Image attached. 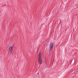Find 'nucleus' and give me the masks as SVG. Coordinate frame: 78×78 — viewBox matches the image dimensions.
I'll return each instance as SVG.
<instances>
[{
  "instance_id": "nucleus-1",
  "label": "nucleus",
  "mask_w": 78,
  "mask_h": 78,
  "mask_svg": "<svg viewBox=\"0 0 78 78\" xmlns=\"http://www.w3.org/2000/svg\"><path fill=\"white\" fill-rule=\"evenodd\" d=\"M10 45V47L9 48V56L11 55V54L12 52V50L13 49V48L12 46H13V44H11Z\"/></svg>"
},
{
  "instance_id": "nucleus-2",
  "label": "nucleus",
  "mask_w": 78,
  "mask_h": 78,
  "mask_svg": "<svg viewBox=\"0 0 78 78\" xmlns=\"http://www.w3.org/2000/svg\"><path fill=\"white\" fill-rule=\"evenodd\" d=\"M54 46V45H53V43H51L49 45L50 51H51L52 50H53V48Z\"/></svg>"
},
{
  "instance_id": "nucleus-3",
  "label": "nucleus",
  "mask_w": 78,
  "mask_h": 78,
  "mask_svg": "<svg viewBox=\"0 0 78 78\" xmlns=\"http://www.w3.org/2000/svg\"><path fill=\"white\" fill-rule=\"evenodd\" d=\"M38 61L40 64H42V58H39Z\"/></svg>"
},
{
  "instance_id": "nucleus-4",
  "label": "nucleus",
  "mask_w": 78,
  "mask_h": 78,
  "mask_svg": "<svg viewBox=\"0 0 78 78\" xmlns=\"http://www.w3.org/2000/svg\"><path fill=\"white\" fill-rule=\"evenodd\" d=\"M39 58H41V55L40 53H39Z\"/></svg>"
},
{
  "instance_id": "nucleus-5",
  "label": "nucleus",
  "mask_w": 78,
  "mask_h": 78,
  "mask_svg": "<svg viewBox=\"0 0 78 78\" xmlns=\"http://www.w3.org/2000/svg\"><path fill=\"white\" fill-rule=\"evenodd\" d=\"M38 75H39V73H37Z\"/></svg>"
}]
</instances>
